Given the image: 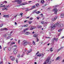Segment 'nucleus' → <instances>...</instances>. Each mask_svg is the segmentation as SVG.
<instances>
[{
    "label": "nucleus",
    "mask_w": 64,
    "mask_h": 64,
    "mask_svg": "<svg viewBox=\"0 0 64 64\" xmlns=\"http://www.w3.org/2000/svg\"><path fill=\"white\" fill-rule=\"evenodd\" d=\"M57 18H58V17L57 16H56L55 17V18H54V19L55 20H56V19H57Z\"/></svg>",
    "instance_id": "37"
},
{
    "label": "nucleus",
    "mask_w": 64,
    "mask_h": 64,
    "mask_svg": "<svg viewBox=\"0 0 64 64\" xmlns=\"http://www.w3.org/2000/svg\"><path fill=\"white\" fill-rule=\"evenodd\" d=\"M14 54H16L17 53V50L16 48H15L14 49Z\"/></svg>",
    "instance_id": "9"
},
{
    "label": "nucleus",
    "mask_w": 64,
    "mask_h": 64,
    "mask_svg": "<svg viewBox=\"0 0 64 64\" xmlns=\"http://www.w3.org/2000/svg\"><path fill=\"white\" fill-rule=\"evenodd\" d=\"M33 19V18H30V20H32Z\"/></svg>",
    "instance_id": "43"
},
{
    "label": "nucleus",
    "mask_w": 64,
    "mask_h": 64,
    "mask_svg": "<svg viewBox=\"0 0 64 64\" xmlns=\"http://www.w3.org/2000/svg\"><path fill=\"white\" fill-rule=\"evenodd\" d=\"M3 24H1L0 25V27H2L3 26Z\"/></svg>",
    "instance_id": "36"
},
{
    "label": "nucleus",
    "mask_w": 64,
    "mask_h": 64,
    "mask_svg": "<svg viewBox=\"0 0 64 64\" xmlns=\"http://www.w3.org/2000/svg\"><path fill=\"white\" fill-rule=\"evenodd\" d=\"M34 37H36V38H38V35L37 34H34Z\"/></svg>",
    "instance_id": "14"
},
{
    "label": "nucleus",
    "mask_w": 64,
    "mask_h": 64,
    "mask_svg": "<svg viewBox=\"0 0 64 64\" xmlns=\"http://www.w3.org/2000/svg\"><path fill=\"white\" fill-rule=\"evenodd\" d=\"M3 16L4 17H6V15H4Z\"/></svg>",
    "instance_id": "50"
},
{
    "label": "nucleus",
    "mask_w": 64,
    "mask_h": 64,
    "mask_svg": "<svg viewBox=\"0 0 64 64\" xmlns=\"http://www.w3.org/2000/svg\"><path fill=\"white\" fill-rule=\"evenodd\" d=\"M6 17L7 18H8V17H9V16L8 15H6Z\"/></svg>",
    "instance_id": "48"
},
{
    "label": "nucleus",
    "mask_w": 64,
    "mask_h": 64,
    "mask_svg": "<svg viewBox=\"0 0 64 64\" xmlns=\"http://www.w3.org/2000/svg\"><path fill=\"white\" fill-rule=\"evenodd\" d=\"M53 48H51L50 49V50L51 52H52L53 51V50H52Z\"/></svg>",
    "instance_id": "24"
},
{
    "label": "nucleus",
    "mask_w": 64,
    "mask_h": 64,
    "mask_svg": "<svg viewBox=\"0 0 64 64\" xmlns=\"http://www.w3.org/2000/svg\"><path fill=\"white\" fill-rule=\"evenodd\" d=\"M60 50H61V49H60V48L58 49V51H60Z\"/></svg>",
    "instance_id": "51"
},
{
    "label": "nucleus",
    "mask_w": 64,
    "mask_h": 64,
    "mask_svg": "<svg viewBox=\"0 0 64 64\" xmlns=\"http://www.w3.org/2000/svg\"><path fill=\"white\" fill-rule=\"evenodd\" d=\"M36 10H34V11L32 13L33 14H34V13H36Z\"/></svg>",
    "instance_id": "30"
},
{
    "label": "nucleus",
    "mask_w": 64,
    "mask_h": 64,
    "mask_svg": "<svg viewBox=\"0 0 64 64\" xmlns=\"http://www.w3.org/2000/svg\"><path fill=\"white\" fill-rule=\"evenodd\" d=\"M3 30H8V29L7 28H3Z\"/></svg>",
    "instance_id": "25"
},
{
    "label": "nucleus",
    "mask_w": 64,
    "mask_h": 64,
    "mask_svg": "<svg viewBox=\"0 0 64 64\" xmlns=\"http://www.w3.org/2000/svg\"><path fill=\"white\" fill-rule=\"evenodd\" d=\"M28 23H29V24H30L32 23V21H28Z\"/></svg>",
    "instance_id": "19"
},
{
    "label": "nucleus",
    "mask_w": 64,
    "mask_h": 64,
    "mask_svg": "<svg viewBox=\"0 0 64 64\" xmlns=\"http://www.w3.org/2000/svg\"><path fill=\"white\" fill-rule=\"evenodd\" d=\"M18 58H16V61L17 63H18Z\"/></svg>",
    "instance_id": "33"
},
{
    "label": "nucleus",
    "mask_w": 64,
    "mask_h": 64,
    "mask_svg": "<svg viewBox=\"0 0 64 64\" xmlns=\"http://www.w3.org/2000/svg\"><path fill=\"white\" fill-rule=\"evenodd\" d=\"M7 47H8L7 46L6 47H5L4 48V51H5V49H6V48H7Z\"/></svg>",
    "instance_id": "40"
},
{
    "label": "nucleus",
    "mask_w": 64,
    "mask_h": 64,
    "mask_svg": "<svg viewBox=\"0 0 64 64\" xmlns=\"http://www.w3.org/2000/svg\"><path fill=\"white\" fill-rule=\"evenodd\" d=\"M3 63V62H0V64H2Z\"/></svg>",
    "instance_id": "56"
},
{
    "label": "nucleus",
    "mask_w": 64,
    "mask_h": 64,
    "mask_svg": "<svg viewBox=\"0 0 64 64\" xmlns=\"http://www.w3.org/2000/svg\"><path fill=\"white\" fill-rule=\"evenodd\" d=\"M60 57L59 56H58V57L56 59V60H59V58Z\"/></svg>",
    "instance_id": "27"
},
{
    "label": "nucleus",
    "mask_w": 64,
    "mask_h": 64,
    "mask_svg": "<svg viewBox=\"0 0 64 64\" xmlns=\"http://www.w3.org/2000/svg\"><path fill=\"white\" fill-rule=\"evenodd\" d=\"M26 11H29V10H29V8H26Z\"/></svg>",
    "instance_id": "22"
},
{
    "label": "nucleus",
    "mask_w": 64,
    "mask_h": 64,
    "mask_svg": "<svg viewBox=\"0 0 64 64\" xmlns=\"http://www.w3.org/2000/svg\"><path fill=\"white\" fill-rule=\"evenodd\" d=\"M15 44V42H12L11 43V44Z\"/></svg>",
    "instance_id": "45"
},
{
    "label": "nucleus",
    "mask_w": 64,
    "mask_h": 64,
    "mask_svg": "<svg viewBox=\"0 0 64 64\" xmlns=\"http://www.w3.org/2000/svg\"><path fill=\"white\" fill-rule=\"evenodd\" d=\"M28 2V3H31V2H32V1H29Z\"/></svg>",
    "instance_id": "61"
},
{
    "label": "nucleus",
    "mask_w": 64,
    "mask_h": 64,
    "mask_svg": "<svg viewBox=\"0 0 64 64\" xmlns=\"http://www.w3.org/2000/svg\"><path fill=\"white\" fill-rule=\"evenodd\" d=\"M27 4V3L26 2H24L22 3V4H20V5L19 6H21V5H25V4Z\"/></svg>",
    "instance_id": "13"
},
{
    "label": "nucleus",
    "mask_w": 64,
    "mask_h": 64,
    "mask_svg": "<svg viewBox=\"0 0 64 64\" xmlns=\"http://www.w3.org/2000/svg\"><path fill=\"white\" fill-rule=\"evenodd\" d=\"M44 55L43 54H40V57L42 56V57H44Z\"/></svg>",
    "instance_id": "29"
},
{
    "label": "nucleus",
    "mask_w": 64,
    "mask_h": 64,
    "mask_svg": "<svg viewBox=\"0 0 64 64\" xmlns=\"http://www.w3.org/2000/svg\"><path fill=\"white\" fill-rule=\"evenodd\" d=\"M58 40V38H56V41L57 42Z\"/></svg>",
    "instance_id": "49"
},
{
    "label": "nucleus",
    "mask_w": 64,
    "mask_h": 64,
    "mask_svg": "<svg viewBox=\"0 0 64 64\" xmlns=\"http://www.w3.org/2000/svg\"><path fill=\"white\" fill-rule=\"evenodd\" d=\"M20 54H18V58H20Z\"/></svg>",
    "instance_id": "42"
},
{
    "label": "nucleus",
    "mask_w": 64,
    "mask_h": 64,
    "mask_svg": "<svg viewBox=\"0 0 64 64\" xmlns=\"http://www.w3.org/2000/svg\"><path fill=\"white\" fill-rule=\"evenodd\" d=\"M41 2L42 4H43L44 3V0H42L41 1Z\"/></svg>",
    "instance_id": "28"
},
{
    "label": "nucleus",
    "mask_w": 64,
    "mask_h": 64,
    "mask_svg": "<svg viewBox=\"0 0 64 64\" xmlns=\"http://www.w3.org/2000/svg\"><path fill=\"white\" fill-rule=\"evenodd\" d=\"M48 4H46L45 5H44V6H46V5H47Z\"/></svg>",
    "instance_id": "58"
},
{
    "label": "nucleus",
    "mask_w": 64,
    "mask_h": 64,
    "mask_svg": "<svg viewBox=\"0 0 64 64\" xmlns=\"http://www.w3.org/2000/svg\"><path fill=\"white\" fill-rule=\"evenodd\" d=\"M10 58L12 61H14V60L15 59V58L13 56H11Z\"/></svg>",
    "instance_id": "6"
},
{
    "label": "nucleus",
    "mask_w": 64,
    "mask_h": 64,
    "mask_svg": "<svg viewBox=\"0 0 64 64\" xmlns=\"http://www.w3.org/2000/svg\"><path fill=\"white\" fill-rule=\"evenodd\" d=\"M20 40H18V43H20Z\"/></svg>",
    "instance_id": "47"
},
{
    "label": "nucleus",
    "mask_w": 64,
    "mask_h": 64,
    "mask_svg": "<svg viewBox=\"0 0 64 64\" xmlns=\"http://www.w3.org/2000/svg\"><path fill=\"white\" fill-rule=\"evenodd\" d=\"M28 44V42H25V41H24L23 42V44L24 45V46H26L27 44Z\"/></svg>",
    "instance_id": "4"
},
{
    "label": "nucleus",
    "mask_w": 64,
    "mask_h": 64,
    "mask_svg": "<svg viewBox=\"0 0 64 64\" xmlns=\"http://www.w3.org/2000/svg\"><path fill=\"white\" fill-rule=\"evenodd\" d=\"M37 56H39V57H41V54H38Z\"/></svg>",
    "instance_id": "31"
},
{
    "label": "nucleus",
    "mask_w": 64,
    "mask_h": 64,
    "mask_svg": "<svg viewBox=\"0 0 64 64\" xmlns=\"http://www.w3.org/2000/svg\"><path fill=\"white\" fill-rule=\"evenodd\" d=\"M8 35V34H6L4 35L3 37L4 38H6Z\"/></svg>",
    "instance_id": "11"
},
{
    "label": "nucleus",
    "mask_w": 64,
    "mask_h": 64,
    "mask_svg": "<svg viewBox=\"0 0 64 64\" xmlns=\"http://www.w3.org/2000/svg\"><path fill=\"white\" fill-rule=\"evenodd\" d=\"M58 27H59L60 28L63 27L64 26L63 24H59L58 23H56L55 24H53L52 25V26L50 27L51 29V30L52 31V30H54V29L56 26H58Z\"/></svg>",
    "instance_id": "1"
},
{
    "label": "nucleus",
    "mask_w": 64,
    "mask_h": 64,
    "mask_svg": "<svg viewBox=\"0 0 64 64\" xmlns=\"http://www.w3.org/2000/svg\"><path fill=\"white\" fill-rule=\"evenodd\" d=\"M36 6H39V4H36Z\"/></svg>",
    "instance_id": "35"
},
{
    "label": "nucleus",
    "mask_w": 64,
    "mask_h": 64,
    "mask_svg": "<svg viewBox=\"0 0 64 64\" xmlns=\"http://www.w3.org/2000/svg\"><path fill=\"white\" fill-rule=\"evenodd\" d=\"M27 20H26L24 22V23H26V22H27Z\"/></svg>",
    "instance_id": "59"
},
{
    "label": "nucleus",
    "mask_w": 64,
    "mask_h": 64,
    "mask_svg": "<svg viewBox=\"0 0 64 64\" xmlns=\"http://www.w3.org/2000/svg\"><path fill=\"white\" fill-rule=\"evenodd\" d=\"M39 53V52H37V53L36 54V55L37 54H38Z\"/></svg>",
    "instance_id": "54"
},
{
    "label": "nucleus",
    "mask_w": 64,
    "mask_h": 64,
    "mask_svg": "<svg viewBox=\"0 0 64 64\" xmlns=\"http://www.w3.org/2000/svg\"><path fill=\"white\" fill-rule=\"evenodd\" d=\"M63 47H61L60 49V50L62 49H63Z\"/></svg>",
    "instance_id": "52"
},
{
    "label": "nucleus",
    "mask_w": 64,
    "mask_h": 64,
    "mask_svg": "<svg viewBox=\"0 0 64 64\" xmlns=\"http://www.w3.org/2000/svg\"><path fill=\"white\" fill-rule=\"evenodd\" d=\"M47 63H48V64H50L51 63V60H50V58H48L45 62L44 63V64H46Z\"/></svg>",
    "instance_id": "2"
},
{
    "label": "nucleus",
    "mask_w": 64,
    "mask_h": 64,
    "mask_svg": "<svg viewBox=\"0 0 64 64\" xmlns=\"http://www.w3.org/2000/svg\"><path fill=\"white\" fill-rule=\"evenodd\" d=\"M3 28H2V29H0V30H1L2 31H3V30H3Z\"/></svg>",
    "instance_id": "55"
},
{
    "label": "nucleus",
    "mask_w": 64,
    "mask_h": 64,
    "mask_svg": "<svg viewBox=\"0 0 64 64\" xmlns=\"http://www.w3.org/2000/svg\"><path fill=\"white\" fill-rule=\"evenodd\" d=\"M10 38H11V36H8L6 38V39H10Z\"/></svg>",
    "instance_id": "18"
},
{
    "label": "nucleus",
    "mask_w": 64,
    "mask_h": 64,
    "mask_svg": "<svg viewBox=\"0 0 64 64\" xmlns=\"http://www.w3.org/2000/svg\"><path fill=\"white\" fill-rule=\"evenodd\" d=\"M44 21L41 22V23H42V24H44Z\"/></svg>",
    "instance_id": "46"
},
{
    "label": "nucleus",
    "mask_w": 64,
    "mask_h": 64,
    "mask_svg": "<svg viewBox=\"0 0 64 64\" xmlns=\"http://www.w3.org/2000/svg\"><path fill=\"white\" fill-rule=\"evenodd\" d=\"M53 11H54V14L56 15V14H57V11H58V10L57 9V8H56L55 9H54L53 10Z\"/></svg>",
    "instance_id": "5"
},
{
    "label": "nucleus",
    "mask_w": 64,
    "mask_h": 64,
    "mask_svg": "<svg viewBox=\"0 0 64 64\" xmlns=\"http://www.w3.org/2000/svg\"><path fill=\"white\" fill-rule=\"evenodd\" d=\"M12 33H13V31H12L11 32H10V34H12Z\"/></svg>",
    "instance_id": "60"
},
{
    "label": "nucleus",
    "mask_w": 64,
    "mask_h": 64,
    "mask_svg": "<svg viewBox=\"0 0 64 64\" xmlns=\"http://www.w3.org/2000/svg\"><path fill=\"white\" fill-rule=\"evenodd\" d=\"M52 21H55V20L54 18H53L52 19Z\"/></svg>",
    "instance_id": "41"
},
{
    "label": "nucleus",
    "mask_w": 64,
    "mask_h": 64,
    "mask_svg": "<svg viewBox=\"0 0 64 64\" xmlns=\"http://www.w3.org/2000/svg\"><path fill=\"white\" fill-rule=\"evenodd\" d=\"M21 57H23V54L22 55V56H21Z\"/></svg>",
    "instance_id": "64"
},
{
    "label": "nucleus",
    "mask_w": 64,
    "mask_h": 64,
    "mask_svg": "<svg viewBox=\"0 0 64 64\" xmlns=\"http://www.w3.org/2000/svg\"><path fill=\"white\" fill-rule=\"evenodd\" d=\"M8 7H9V6H4V8H8Z\"/></svg>",
    "instance_id": "23"
},
{
    "label": "nucleus",
    "mask_w": 64,
    "mask_h": 64,
    "mask_svg": "<svg viewBox=\"0 0 64 64\" xmlns=\"http://www.w3.org/2000/svg\"><path fill=\"white\" fill-rule=\"evenodd\" d=\"M28 29H29V28H27L25 29L24 30V32H25V31H28Z\"/></svg>",
    "instance_id": "20"
},
{
    "label": "nucleus",
    "mask_w": 64,
    "mask_h": 64,
    "mask_svg": "<svg viewBox=\"0 0 64 64\" xmlns=\"http://www.w3.org/2000/svg\"><path fill=\"white\" fill-rule=\"evenodd\" d=\"M38 38H37V42H38V41H39V39H38Z\"/></svg>",
    "instance_id": "63"
},
{
    "label": "nucleus",
    "mask_w": 64,
    "mask_h": 64,
    "mask_svg": "<svg viewBox=\"0 0 64 64\" xmlns=\"http://www.w3.org/2000/svg\"><path fill=\"white\" fill-rule=\"evenodd\" d=\"M32 51V49H30L29 51L27 50H25V51L26 52V54H27V55H28V54H29L30 53V52H31V51Z\"/></svg>",
    "instance_id": "3"
},
{
    "label": "nucleus",
    "mask_w": 64,
    "mask_h": 64,
    "mask_svg": "<svg viewBox=\"0 0 64 64\" xmlns=\"http://www.w3.org/2000/svg\"><path fill=\"white\" fill-rule=\"evenodd\" d=\"M41 15H42V17H43V14H40Z\"/></svg>",
    "instance_id": "62"
},
{
    "label": "nucleus",
    "mask_w": 64,
    "mask_h": 64,
    "mask_svg": "<svg viewBox=\"0 0 64 64\" xmlns=\"http://www.w3.org/2000/svg\"><path fill=\"white\" fill-rule=\"evenodd\" d=\"M30 32H24V34L25 35H29V34H30Z\"/></svg>",
    "instance_id": "8"
},
{
    "label": "nucleus",
    "mask_w": 64,
    "mask_h": 64,
    "mask_svg": "<svg viewBox=\"0 0 64 64\" xmlns=\"http://www.w3.org/2000/svg\"><path fill=\"white\" fill-rule=\"evenodd\" d=\"M36 27L35 26H32L31 27V28L30 29V30H33V29H36Z\"/></svg>",
    "instance_id": "10"
},
{
    "label": "nucleus",
    "mask_w": 64,
    "mask_h": 64,
    "mask_svg": "<svg viewBox=\"0 0 64 64\" xmlns=\"http://www.w3.org/2000/svg\"><path fill=\"white\" fill-rule=\"evenodd\" d=\"M64 17V14H62L60 15V17L61 18H63Z\"/></svg>",
    "instance_id": "15"
},
{
    "label": "nucleus",
    "mask_w": 64,
    "mask_h": 64,
    "mask_svg": "<svg viewBox=\"0 0 64 64\" xmlns=\"http://www.w3.org/2000/svg\"><path fill=\"white\" fill-rule=\"evenodd\" d=\"M15 2H17V3L18 4H20V3H22L21 1L19 0H16L15 1Z\"/></svg>",
    "instance_id": "7"
},
{
    "label": "nucleus",
    "mask_w": 64,
    "mask_h": 64,
    "mask_svg": "<svg viewBox=\"0 0 64 64\" xmlns=\"http://www.w3.org/2000/svg\"><path fill=\"white\" fill-rule=\"evenodd\" d=\"M32 44H33V45H35V42H34V41H33Z\"/></svg>",
    "instance_id": "39"
},
{
    "label": "nucleus",
    "mask_w": 64,
    "mask_h": 64,
    "mask_svg": "<svg viewBox=\"0 0 64 64\" xmlns=\"http://www.w3.org/2000/svg\"><path fill=\"white\" fill-rule=\"evenodd\" d=\"M28 24H26V25H24L22 27H28Z\"/></svg>",
    "instance_id": "21"
},
{
    "label": "nucleus",
    "mask_w": 64,
    "mask_h": 64,
    "mask_svg": "<svg viewBox=\"0 0 64 64\" xmlns=\"http://www.w3.org/2000/svg\"><path fill=\"white\" fill-rule=\"evenodd\" d=\"M7 49L8 51H10L11 50V48L10 47H8Z\"/></svg>",
    "instance_id": "16"
},
{
    "label": "nucleus",
    "mask_w": 64,
    "mask_h": 64,
    "mask_svg": "<svg viewBox=\"0 0 64 64\" xmlns=\"http://www.w3.org/2000/svg\"><path fill=\"white\" fill-rule=\"evenodd\" d=\"M62 30V29H60L59 30H58V32H60V31H61Z\"/></svg>",
    "instance_id": "38"
},
{
    "label": "nucleus",
    "mask_w": 64,
    "mask_h": 64,
    "mask_svg": "<svg viewBox=\"0 0 64 64\" xmlns=\"http://www.w3.org/2000/svg\"><path fill=\"white\" fill-rule=\"evenodd\" d=\"M10 43V42H9L7 44V45H9Z\"/></svg>",
    "instance_id": "53"
},
{
    "label": "nucleus",
    "mask_w": 64,
    "mask_h": 64,
    "mask_svg": "<svg viewBox=\"0 0 64 64\" xmlns=\"http://www.w3.org/2000/svg\"><path fill=\"white\" fill-rule=\"evenodd\" d=\"M17 15H16V16H14V18H16V17H17Z\"/></svg>",
    "instance_id": "57"
},
{
    "label": "nucleus",
    "mask_w": 64,
    "mask_h": 64,
    "mask_svg": "<svg viewBox=\"0 0 64 64\" xmlns=\"http://www.w3.org/2000/svg\"><path fill=\"white\" fill-rule=\"evenodd\" d=\"M36 7L35 6H32V8H31L30 10H32L34 9H35V8H36Z\"/></svg>",
    "instance_id": "12"
},
{
    "label": "nucleus",
    "mask_w": 64,
    "mask_h": 64,
    "mask_svg": "<svg viewBox=\"0 0 64 64\" xmlns=\"http://www.w3.org/2000/svg\"><path fill=\"white\" fill-rule=\"evenodd\" d=\"M22 15H23V13L21 12L20 14V15H21V17H22Z\"/></svg>",
    "instance_id": "34"
},
{
    "label": "nucleus",
    "mask_w": 64,
    "mask_h": 64,
    "mask_svg": "<svg viewBox=\"0 0 64 64\" xmlns=\"http://www.w3.org/2000/svg\"><path fill=\"white\" fill-rule=\"evenodd\" d=\"M40 11H38V12H36V14H39V13H40Z\"/></svg>",
    "instance_id": "26"
},
{
    "label": "nucleus",
    "mask_w": 64,
    "mask_h": 64,
    "mask_svg": "<svg viewBox=\"0 0 64 64\" xmlns=\"http://www.w3.org/2000/svg\"><path fill=\"white\" fill-rule=\"evenodd\" d=\"M7 2H6V1H4V2H3V3H7Z\"/></svg>",
    "instance_id": "44"
},
{
    "label": "nucleus",
    "mask_w": 64,
    "mask_h": 64,
    "mask_svg": "<svg viewBox=\"0 0 64 64\" xmlns=\"http://www.w3.org/2000/svg\"><path fill=\"white\" fill-rule=\"evenodd\" d=\"M42 27V26H38V28H40Z\"/></svg>",
    "instance_id": "32"
},
{
    "label": "nucleus",
    "mask_w": 64,
    "mask_h": 64,
    "mask_svg": "<svg viewBox=\"0 0 64 64\" xmlns=\"http://www.w3.org/2000/svg\"><path fill=\"white\" fill-rule=\"evenodd\" d=\"M4 10H8V9L7 8H3L2 9V10L3 11H4Z\"/></svg>",
    "instance_id": "17"
}]
</instances>
